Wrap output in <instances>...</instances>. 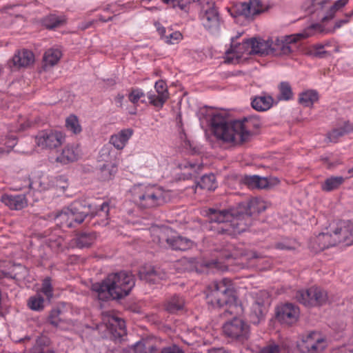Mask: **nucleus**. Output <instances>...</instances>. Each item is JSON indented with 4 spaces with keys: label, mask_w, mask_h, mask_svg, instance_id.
<instances>
[{
    "label": "nucleus",
    "mask_w": 353,
    "mask_h": 353,
    "mask_svg": "<svg viewBox=\"0 0 353 353\" xmlns=\"http://www.w3.org/2000/svg\"><path fill=\"white\" fill-rule=\"evenodd\" d=\"M208 116L214 136L228 143L239 144L250 141L252 136L250 129H257L261 125V121L257 115L245 117L242 121L235 120L230 122L218 111L212 110Z\"/></svg>",
    "instance_id": "obj_1"
},
{
    "label": "nucleus",
    "mask_w": 353,
    "mask_h": 353,
    "mask_svg": "<svg viewBox=\"0 0 353 353\" xmlns=\"http://www.w3.org/2000/svg\"><path fill=\"white\" fill-rule=\"evenodd\" d=\"M135 285L134 275L126 271L112 273L101 282L92 285V290L97 294L99 299L108 301L120 299L129 294Z\"/></svg>",
    "instance_id": "obj_2"
},
{
    "label": "nucleus",
    "mask_w": 353,
    "mask_h": 353,
    "mask_svg": "<svg viewBox=\"0 0 353 353\" xmlns=\"http://www.w3.org/2000/svg\"><path fill=\"white\" fill-rule=\"evenodd\" d=\"M353 223L340 221L335 225H330L326 232L319 233L310 240V248L315 252L343 243L349 246L353 245Z\"/></svg>",
    "instance_id": "obj_3"
},
{
    "label": "nucleus",
    "mask_w": 353,
    "mask_h": 353,
    "mask_svg": "<svg viewBox=\"0 0 353 353\" xmlns=\"http://www.w3.org/2000/svg\"><path fill=\"white\" fill-rule=\"evenodd\" d=\"M207 303L212 307H226L223 313L224 316L230 315H239L243 309L237 303V299L230 285L223 279L220 281H214L207 288Z\"/></svg>",
    "instance_id": "obj_4"
},
{
    "label": "nucleus",
    "mask_w": 353,
    "mask_h": 353,
    "mask_svg": "<svg viewBox=\"0 0 353 353\" xmlns=\"http://www.w3.org/2000/svg\"><path fill=\"white\" fill-rule=\"evenodd\" d=\"M167 192L157 185H136L132 190L134 203L141 209H154L166 202Z\"/></svg>",
    "instance_id": "obj_5"
},
{
    "label": "nucleus",
    "mask_w": 353,
    "mask_h": 353,
    "mask_svg": "<svg viewBox=\"0 0 353 353\" xmlns=\"http://www.w3.org/2000/svg\"><path fill=\"white\" fill-rule=\"evenodd\" d=\"M209 219L211 223L216 224V225H212V229L216 230L218 234L232 236L243 232V231H238L235 226V222L241 221L236 206L223 210L210 208Z\"/></svg>",
    "instance_id": "obj_6"
},
{
    "label": "nucleus",
    "mask_w": 353,
    "mask_h": 353,
    "mask_svg": "<svg viewBox=\"0 0 353 353\" xmlns=\"http://www.w3.org/2000/svg\"><path fill=\"white\" fill-rule=\"evenodd\" d=\"M90 205L88 208L81 201H74L69 207L48 215L50 220H54L61 227L70 228L83 222L90 213Z\"/></svg>",
    "instance_id": "obj_7"
},
{
    "label": "nucleus",
    "mask_w": 353,
    "mask_h": 353,
    "mask_svg": "<svg viewBox=\"0 0 353 353\" xmlns=\"http://www.w3.org/2000/svg\"><path fill=\"white\" fill-rule=\"evenodd\" d=\"M325 32L321 24L312 23L305 28L301 32L276 39L274 43L272 42V54L276 56L289 54L292 52L290 44L295 43L301 39L316 35L317 32Z\"/></svg>",
    "instance_id": "obj_8"
},
{
    "label": "nucleus",
    "mask_w": 353,
    "mask_h": 353,
    "mask_svg": "<svg viewBox=\"0 0 353 353\" xmlns=\"http://www.w3.org/2000/svg\"><path fill=\"white\" fill-rule=\"evenodd\" d=\"M236 207L241 221L235 222V226L238 231L243 232L252 224V216L265 209L264 203L257 199L240 203Z\"/></svg>",
    "instance_id": "obj_9"
},
{
    "label": "nucleus",
    "mask_w": 353,
    "mask_h": 353,
    "mask_svg": "<svg viewBox=\"0 0 353 353\" xmlns=\"http://www.w3.org/2000/svg\"><path fill=\"white\" fill-rule=\"evenodd\" d=\"M295 299L300 303L309 307L321 306L328 300L327 292L316 286L297 291Z\"/></svg>",
    "instance_id": "obj_10"
},
{
    "label": "nucleus",
    "mask_w": 353,
    "mask_h": 353,
    "mask_svg": "<svg viewBox=\"0 0 353 353\" xmlns=\"http://www.w3.org/2000/svg\"><path fill=\"white\" fill-rule=\"evenodd\" d=\"M232 316V319L223 325V333L232 339L243 343L250 337V326L242 319L236 317L237 315Z\"/></svg>",
    "instance_id": "obj_11"
},
{
    "label": "nucleus",
    "mask_w": 353,
    "mask_h": 353,
    "mask_svg": "<svg viewBox=\"0 0 353 353\" xmlns=\"http://www.w3.org/2000/svg\"><path fill=\"white\" fill-rule=\"evenodd\" d=\"M36 143L43 149H53L61 145L65 140L63 134L57 130H45L35 137Z\"/></svg>",
    "instance_id": "obj_12"
},
{
    "label": "nucleus",
    "mask_w": 353,
    "mask_h": 353,
    "mask_svg": "<svg viewBox=\"0 0 353 353\" xmlns=\"http://www.w3.org/2000/svg\"><path fill=\"white\" fill-rule=\"evenodd\" d=\"M241 35L239 34L235 38H232L230 48L225 52V61L229 63H239L244 54H252L250 39L243 40L242 43H235V39Z\"/></svg>",
    "instance_id": "obj_13"
},
{
    "label": "nucleus",
    "mask_w": 353,
    "mask_h": 353,
    "mask_svg": "<svg viewBox=\"0 0 353 353\" xmlns=\"http://www.w3.org/2000/svg\"><path fill=\"white\" fill-rule=\"evenodd\" d=\"M159 243L165 241L168 247L173 250L186 251L193 248L194 243L191 239L180 236H169L166 231L161 232L159 235Z\"/></svg>",
    "instance_id": "obj_14"
},
{
    "label": "nucleus",
    "mask_w": 353,
    "mask_h": 353,
    "mask_svg": "<svg viewBox=\"0 0 353 353\" xmlns=\"http://www.w3.org/2000/svg\"><path fill=\"white\" fill-rule=\"evenodd\" d=\"M276 316L281 323L292 325L299 319V308L290 303L283 304L277 307Z\"/></svg>",
    "instance_id": "obj_15"
},
{
    "label": "nucleus",
    "mask_w": 353,
    "mask_h": 353,
    "mask_svg": "<svg viewBox=\"0 0 353 353\" xmlns=\"http://www.w3.org/2000/svg\"><path fill=\"white\" fill-rule=\"evenodd\" d=\"M34 55L33 52L27 49L18 50L13 57L8 62V65L12 70H18L26 68L33 63Z\"/></svg>",
    "instance_id": "obj_16"
},
{
    "label": "nucleus",
    "mask_w": 353,
    "mask_h": 353,
    "mask_svg": "<svg viewBox=\"0 0 353 353\" xmlns=\"http://www.w3.org/2000/svg\"><path fill=\"white\" fill-rule=\"evenodd\" d=\"M303 343L308 353H321L327 345L326 340L316 332L307 334Z\"/></svg>",
    "instance_id": "obj_17"
},
{
    "label": "nucleus",
    "mask_w": 353,
    "mask_h": 353,
    "mask_svg": "<svg viewBox=\"0 0 353 353\" xmlns=\"http://www.w3.org/2000/svg\"><path fill=\"white\" fill-rule=\"evenodd\" d=\"M110 155V150L108 147H103L101 150V158L105 161L100 168V178L103 181L112 179L117 172V165L115 161H108L107 159Z\"/></svg>",
    "instance_id": "obj_18"
},
{
    "label": "nucleus",
    "mask_w": 353,
    "mask_h": 353,
    "mask_svg": "<svg viewBox=\"0 0 353 353\" xmlns=\"http://www.w3.org/2000/svg\"><path fill=\"white\" fill-rule=\"evenodd\" d=\"M154 88L157 95L148 92V98L149 102L154 107L161 108L169 98L167 84L164 81L159 80L155 83Z\"/></svg>",
    "instance_id": "obj_19"
},
{
    "label": "nucleus",
    "mask_w": 353,
    "mask_h": 353,
    "mask_svg": "<svg viewBox=\"0 0 353 353\" xmlns=\"http://www.w3.org/2000/svg\"><path fill=\"white\" fill-rule=\"evenodd\" d=\"M141 280L149 283L155 284L165 279L166 272L159 267L149 266L142 268L139 272Z\"/></svg>",
    "instance_id": "obj_20"
},
{
    "label": "nucleus",
    "mask_w": 353,
    "mask_h": 353,
    "mask_svg": "<svg viewBox=\"0 0 353 353\" xmlns=\"http://www.w3.org/2000/svg\"><path fill=\"white\" fill-rule=\"evenodd\" d=\"M239 14L248 19H252L254 16L259 14L265 10L261 0H249L241 3L238 8Z\"/></svg>",
    "instance_id": "obj_21"
},
{
    "label": "nucleus",
    "mask_w": 353,
    "mask_h": 353,
    "mask_svg": "<svg viewBox=\"0 0 353 353\" xmlns=\"http://www.w3.org/2000/svg\"><path fill=\"white\" fill-rule=\"evenodd\" d=\"M209 4V8L205 10V13L202 17V22L204 27L210 32L218 30L219 27V17L217 10L213 7L214 3Z\"/></svg>",
    "instance_id": "obj_22"
},
{
    "label": "nucleus",
    "mask_w": 353,
    "mask_h": 353,
    "mask_svg": "<svg viewBox=\"0 0 353 353\" xmlns=\"http://www.w3.org/2000/svg\"><path fill=\"white\" fill-rule=\"evenodd\" d=\"M63 179V176H57L50 179L46 175H41L34 178L30 182L29 186L33 189H37L40 191L46 190L53 187H57V183Z\"/></svg>",
    "instance_id": "obj_23"
},
{
    "label": "nucleus",
    "mask_w": 353,
    "mask_h": 353,
    "mask_svg": "<svg viewBox=\"0 0 353 353\" xmlns=\"http://www.w3.org/2000/svg\"><path fill=\"white\" fill-rule=\"evenodd\" d=\"M274 103L273 97L265 92L261 95L255 96L252 98L251 106L258 112H265L270 110Z\"/></svg>",
    "instance_id": "obj_24"
},
{
    "label": "nucleus",
    "mask_w": 353,
    "mask_h": 353,
    "mask_svg": "<svg viewBox=\"0 0 353 353\" xmlns=\"http://www.w3.org/2000/svg\"><path fill=\"white\" fill-rule=\"evenodd\" d=\"M1 201L10 210H19L27 205V200L24 194H4L1 197Z\"/></svg>",
    "instance_id": "obj_25"
},
{
    "label": "nucleus",
    "mask_w": 353,
    "mask_h": 353,
    "mask_svg": "<svg viewBox=\"0 0 353 353\" xmlns=\"http://www.w3.org/2000/svg\"><path fill=\"white\" fill-rule=\"evenodd\" d=\"M250 48L252 54L267 55L272 54V41L250 39Z\"/></svg>",
    "instance_id": "obj_26"
},
{
    "label": "nucleus",
    "mask_w": 353,
    "mask_h": 353,
    "mask_svg": "<svg viewBox=\"0 0 353 353\" xmlns=\"http://www.w3.org/2000/svg\"><path fill=\"white\" fill-rule=\"evenodd\" d=\"M133 132L134 131L131 128L123 129L110 137V143L112 144L117 150H122L132 136Z\"/></svg>",
    "instance_id": "obj_27"
},
{
    "label": "nucleus",
    "mask_w": 353,
    "mask_h": 353,
    "mask_svg": "<svg viewBox=\"0 0 353 353\" xmlns=\"http://www.w3.org/2000/svg\"><path fill=\"white\" fill-rule=\"evenodd\" d=\"M108 318L112 334L115 338L121 339L126 334L125 321L122 319L114 315H109Z\"/></svg>",
    "instance_id": "obj_28"
},
{
    "label": "nucleus",
    "mask_w": 353,
    "mask_h": 353,
    "mask_svg": "<svg viewBox=\"0 0 353 353\" xmlns=\"http://www.w3.org/2000/svg\"><path fill=\"white\" fill-rule=\"evenodd\" d=\"M97 239L94 232H80L76 234L74 242L79 248H87L94 244Z\"/></svg>",
    "instance_id": "obj_29"
},
{
    "label": "nucleus",
    "mask_w": 353,
    "mask_h": 353,
    "mask_svg": "<svg viewBox=\"0 0 353 353\" xmlns=\"http://www.w3.org/2000/svg\"><path fill=\"white\" fill-rule=\"evenodd\" d=\"M185 304V299L182 296L174 294L165 301L164 308L169 313L174 314L183 310Z\"/></svg>",
    "instance_id": "obj_30"
},
{
    "label": "nucleus",
    "mask_w": 353,
    "mask_h": 353,
    "mask_svg": "<svg viewBox=\"0 0 353 353\" xmlns=\"http://www.w3.org/2000/svg\"><path fill=\"white\" fill-rule=\"evenodd\" d=\"M345 180L341 176H331L321 183V189L326 192L336 190L343 184Z\"/></svg>",
    "instance_id": "obj_31"
},
{
    "label": "nucleus",
    "mask_w": 353,
    "mask_h": 353,
    "mask_svg": "<svg viewBox=\"0 0 353 353\" xmlns=\"http://www.w3.org/2000/svg\"><path fill=\"white\" fill-rule=\"evenodd\" d=\"M243 183L251 189H264L269 185L268 178L258 175L245 176L243 178Z\"/></svg>",
    "instance_id": "obj_32"
},
{
    "label": "nucleus",
    "mask_w": 353,
    "mask_h": 353,
    "mask_svg": "<svg viewBox=\"0 0 353 353\" xmlns=\"http://www.w3.org/2000/svg\"><path fill=\"white\" fill-rule=\"evenodd\" d=\"M62 56L61 51L57 48L47 50L43 57V67H52L58 63Z\"/></svg>",
    "instance_id": "obj_33"
},
{
    "label": "nucleus",
    "mask_w": 353,
    "mask_h": 353,
    "mask_svg": "<svg viewBox=\"0 0 353 353\" xmlns=\"http://www.w3.org/2000/svg\"><path fill=\"white\" fill-rule=\"evenodd\" d=\"M30 353H56L50 347V340L47 336L37 339L35 344L32 347Z\"/></svg>",
    "instance_id": "obj_34"
},
{
    "label": "nucleus",
    "mask_w": 353,
    "mask_h": 353,
    "mask_svg": "<svg viewBox=\"0 0 353 353\" xmlns=\"http://www.w3.org/2000/svg\"><path fill=\"white\" fill-rule=\"evenodd\" d=\"M319 99V93L316 90H308L299 94V103L304 107H312Z\"/></svg>",
    "instance_id": "obj_35"
},
{
    "label": "nucleus",
    "mask_w": 353,
    "mask_h": 353,
    "mask_svg": "<svg viewBox=\"0 0 353 353\" xmlns=\"http://www.w3.org/2000/svg\"><path fill=\"white\" fill-rule=\"evenodd\" d=\"M79 154L77 149L72 146H66L57 157V161L63 164L73 162L78 159Z\"/></svg>",
    "instance_id": "obj_36"
},
{
    "label": "nucleus",
    "mask_w": 353,
    "mask_h": 353,
    "mask_svg": "<svg viewBox=\"0 0 353 353\" xmlns=\"http://www.w3.org/2000/svg\"><path fill=\"white\" fill-rule=\"evenodd\" d=\"M264 303L256 300L252 306L250 320L254 324H259L264 318Z\"/></svg>",
    "instance_id": "obj_37"
},
{
    "label": "nucleus",
    "mask_w": 353,
    "mask_h": 353,
    "mask_svg": "<svg viewBox=\"0 0 353 353\" xmlns=\"http://www.w3.org/2000/svg\"><path fill=\"white\" fill-rule=\"evenodd\" d=\"M278 101H290L293 99L294 93L290 83L288 81H281L278 85Z\"/></svg>",
    "instance_id": "obj_38"
},
{
    "label": "nucleus",
    "mask_w": 353,
    "mask_h": 353,
    "mask_svg": "<svg viewBox=\"0 0 353 353\" xmlns=\"http://www.w3.org/2000/svg\"><path fill=\"white\" fill-rule=\"evenodd\" d=\"M48 321L54 327L62 328V325L66 321L63 317V312L61 309L56 307L50 312Z\"/></svg>",
    "instance_id": "obj_39"
},
{
    "label": "nucleus",
    "mask_w": 353,
    "mask_h": 353,
    "mask_svg": "<svg viewBox=\"0 0 353 353\" xmlns=\"http://www.w3.org/2000/svg\"><path fill=\"white\" fill-rule=\"evenodd\" d=\"M135 353H157L156 345L151 344L147 341H140L132 345Z\"/></svg>",
    "instance_id": "obj_40"
},
{
    "label": "nucleus",
    "mask_w": 353,
    "mask_h": 353,
    "mask_svg": "<svg viewBox=\"0 0 353 353\" xmlns=\"http://www.w3.org/2000/svg\"><path fill=\"white\" fill-rule=\"evenodd\" d=\"M197 186L206 190H214L216 188V178L213 174L203 175L197 183Z\"/></svg>",
    "instance_id": "obj_41"
},
{
    "label": "nucleus",
    "mask_w": 353,
    "mask_h": 353,
    "mask_svg": "<svg viewBox=\"0 0 353 353\" xmlns=\"http://www.w3.org/2000/svg\"><path fill=\"white\" fill-rule=\"evenodd\" d=\"M28 306L34 311H42L44 309V299L42 295L37 292L35 295L30 296L28 301Z\"/></svg>",
    "instance_id": "obj_42"
},
{
    "label": "nucleus",
    "mask_w": 353,
    "mask_h": 353,
    "mask_svg": "<svg viewBox=\"0 0 353 353\" xmlns=\"http://www.w3.org/2000/svg\"><path fill=\"white\" fill-rule=\"evenodd\" d=\"M65 127L68 130L75 134L80 133L82 130L77 117L74 114H70L66 119Z\"/></svg>",
    "instance_id": "obj_43"
},
{
    "label": "nucleus",
    "mask_w": 353,
    "mask_h": 353,
    "mask_svg": "<svg viewBox=\"0 0 353 353\" xmlns=\"http://www.w3.org/2000/svg\"><path fill=\"white\" fill-rule=\"evenodd\" d=\"M63 23L64 20L55 14H50L43 19V25L50 30L60 27Z\"/></svg>",
    "instance_id": "obj_44"
},
{
    "label": "nucleus",
    "mask_w": 353,
    "mask_h": 353,
    "mask_svg": "<svg viewBox=\"0 0 353 353\" xmlns=\"http://www.w3.org/2000/svg\"><path fill=\"white\" fill-rule=\"evenodd\" d=\"M310 56L316 58H327L331 54L329 52L324 50V46L323 44H315L312 46L309 51Z\"/></svg>",
    "instance_id": "obj_45"
},
{
    "label": "nucleus",
    "mask_w": 353,
    "mask_h": 353,
    "mask_svg": "<svg viewBox=\"0 0 353 353\" xmlns=\"http://www.w3.org/2000/svg\"><path fill=\"white\" fill-rule=\"evenodd\" d=\"M348 3V0H338L336 1L334 5L329 9L327 12V14L323 18L322 21H325L327 20H330L332 19L335 13L344 7Z\"/></svg>",
    "instance_id": "obj_46"
},
{
    "label": "nucleus",
    "mask_w": 353,
    "mask_h": 353,
    "mask_svg": "<svg viewBox=\"0 0 353 353\" xmlns=\"http://www.w3.org/2000/svg\"><path fill=\"white\" fill-rule=\"evenodd\" d=\"M109 204L106 202H103L100 205V208L97 210L95 214H93L94 216H100L103 219L101 220V222L99 223V224L102 225H106L108 223V219L109 215Z\"/></svg>",
    "instance_id": "obj_47"
},
{
    "label": "nucleus",
    "mask_w": 353,
    "mask_h": 353,
    "mask_svg": "<svg viewBox=\"0 0 353 353\" xmlns=\"http://www.w3.org/2000/svg\"><path fill=\"white\" fill-rule=\"evenodd\" d=\"M43 293L48 300L50 301L53 296V287L51 283L50 277H46L43 279L41 285V288L39 292Z\"/></svg>",
    "instance_id": "obj_48"
},
{
    "label": "nucleus",
    "mask_w": 353,
    "mask_h": 353,
    "mask_svg": "<svg viewBox=\"0 0 353 353\" xmlns=\"http://www.w3.org/2000/svg\"><path fill=\"white\" fill-rule=\"evenodd\" d=\"M183 38L181 33L179 31L172 32V30H168L167 35L164 37V42L172 45L177 43Z\"/></svg>",
    "instance_id": "obj_49"
},
{
    "label": "nucleus",
    "mask_w": 353,
    "mask_h": 353,
    "mask_svg": "<svg viewBox=\"0 0 353 353\" xmlns=\"http://www.w3.org/2000/svg\"><path fill=\"white\" fill-rule=\"evenodd\" d=\"M143 97H145V93L141 89L132 88L128 94V99L133 104H137Z\"/></svg>",
    "instance_id": "obj_50"
},
{
    "label": "nucleus",
    "mask_w": 353,
    "mask_h": 353,
    "mask_svg": "<svg viewBox=\"0 0 353 353\" xmlns=\"http://www.w3.org/2000/svg\"><path fill=\"white\" fill-rule=\"evenodd\" d=\"M345 134V131L341 128L333 129L332 131L327 133V137L331 141L336 143L339 139L343 137Z\"/></svg>",
    "instance_id": "obj_51"
},
{
    "label": "nucleus",
    "mask_w": 353,
    "mask_h": 353,
    "mask_svg": "<svg viewBox=\"0 0 353 353\" xmlns=\"http://www.w3.org/2000/svg\"><path fill=\"white\" fill-rule=\"evenodd\" d=\"M295 242L291 240H283L275 244V248L282 250H291L295 248Z\"/></svg>",
    "instance_id": "obj_52"
},
{
    "label": "nucleus",
    "mask_w": 353,
    "mask_h": 353,
    "mask_svg": "<svg viewBox=\"0 0 353 353\" xmlns=\"http://www.w3.org/2000/svg\"><path fill=\"white\" fill-rule=\"evenodd\" d=\"M349 19H347V18H344L343 19H340V20H338L336 21L335 24H334V28L333 30H328V29H326L323 26H322L325 30V32H317L316 34H328V33H332L335 31L336 29H338V28H340L342 26L349 23Z\"/></svg>",
    "instance_id": "obj_53"
},
{
    "label": "nucleus",
    "mask_w": 353,
    "mask_h": 353,
    "mask_svg": "<svg viewBox=\"0 0 353 353\" xmlns=\"http://www.w3.org/2000/svg\"><path fill=\"white\" fill-rule=\"evenodd\" d=\"M161 353H184V352L179 345H172L163 347Z\"/></svg>",
    "instance_id": "obj_54"
},
{
    "label": "nucleus",
    "mask_w": 353,
    "mask_h": 353,
    "mask_svg": "<svg viewBox=\"0 0 353 353\" xmlns=\"http://www.w3.org/2000/svg\"><path fill=\"white\" fill-rule=\"evenodd\" d=\"M279 345L272 344L264 347L258 353H279Z\"/></svg>",
    "instance_id": "obj_55"
},
{
    "label": "nucleus",
    "mask_w": 353,
    "mask_h": 353,
    "mask_svg": "<svg viewBox=\"0 0 353 353\" xmlns=\"http://www.w3.org/2000/svg\"><path fill=\"white\" fill-rule=\"evenodd\" d=\"M205 265L208 268H214L218 270H223V265H222V262L219 261V259H213L210 261H208L205 263Z\"/></svg>",
    "instance_id": "obj_56"
},
{
    "label": "nucleus",
    "mask_w": 353,
    "mask_h": 353,
    "mask_svg": "<svg viewBox=\"0 0 353 353\" xmlns=\"http://www.w3.org/2000/svg\"><path fill=\"white\" fill-rule=\"evenodd\" d=\"M16 144L17 140L16 139H13L12 140V144H9L8 146L6 147H0V156L9 153Z\"/></svg>",
    "instance_id": "obj_57"
},
{
    "label": "nucleus",
    "mask_w": 353,
    "mask_h": 353,
    "mask_svg": "<svg viewBox=\"0 0 353 353\" xmlns=\"http://www.w3.org/2000/svg\"><path fill=\"white\" fill-rule=\"evenodd\" d=\"M154 26L161 39H164V37L167 35L168 30H167L160 23L156 22Z\"/></svg>",
    "instance_id": "obj_58"
},
{
    "label": "nucleus",
    "mask_w": 353,
    "mask_h": 353,
    "mask_svg": "<svg viewBox=\"0 0 353 353\" xmlns=\"http://www.w3.org/2000/svg\"><path fill=\"white\" fill-rule=\"evenodd\" d=\"M341 128H343V130L345 131V134L353 132V124L349 122H346L345 123L343 127H341Z\"/></svg>",
    "instance_id": "obj_59"
},
{
    "label": "nucleus",
    "mask_w": 353,
    "mask_h": 353,
    "mask_svg": "<svg viewBox=\"0 0 353 353\" xmlns=\"http://www.w3.org/2000/svg\"><path fill=\"white\" fill-rule=\"evenodd\" d=\"M123 99H124V95L123 94H118L115 97L114 100H115V102H116V103H117L118 107H121L122 106V103H123Z\"/></svg>",
    "instance_id": "obj_60"
},
{
    "label": "nucleus",
    "mask_w": 353,
    "mask_h": 353,
    "mask_svg": "<svg viewBox=\"0 0 353 353\" xmlns=\"http://www.w3.org/2000/svg\"><path fill=\"white\" fill-rule=\"evenodd\" d=\"M231 254L229 253L228 251H225V250H223L221 251V254H220V256H219V258L220 259H230L231 257Z\"/></svg>",
    "instance_id": "obj_61"
},
{
    "label": "nucleus",
    "mask_w": 353,
    "mask_h": 353,
    "mask_svg": "<svg viewBox=\"0 0 353 353\" xmlns=\"http://www.w3.org/2000/svg\"><path fill=\"white\" fill-rule=\"evenodd\" d=\"M114 17H109L107 19H105L102 15L99 16V20L102 22H108L112 21Z\"/></svg>",
    "instance_id": "obj_62"
},
{
    "label": "nucleus",
    "mask_w": 353,
    "mask_h": 353,
    "mask_svg": "<svg viewBox=\"0 0 353 353\" xmlns=\"http://www.w3.org/2000/svg\"><path fill=\"white\" fill-rule=\"evenodd\" d=\"M353 17V10L350 11V12H347L345 14V17L347 19H349V21H350V19Z\"/></svg>",
    "instance_id": "obj_63"
},
{
    "label": "nucleus",
    "mask_w": 353,
    "mask_h": 353,
    "mask_svg": "<svg viewBox=\"0 0 353 353\" xmlns=\"http://www.w3.org/2000/svg\"><path fill=\"white\" fill-rule=\"evenodd\" d=\"M330 0H316V3L317 4H319L321 6H323V4L326 3L327 2H328Z\"/></svg>",
    "instance_id": "obj_64"
}]
</instances>
